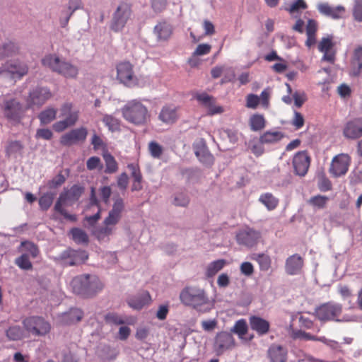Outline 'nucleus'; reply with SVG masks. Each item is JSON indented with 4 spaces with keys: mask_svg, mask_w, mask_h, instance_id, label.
Segmentation results:
<instances>
[{
    "mask_svg": "<svg viewBox=\"0 0 362 362\" xmlns=\"http://www.w3.org/2000/svg\"><path fill=\"white\" fill-rule=\"evenodd\" d=\"M125 209L124 199L120 197L113 198V204L108 212L107 216L104 219L103 226L98 228L94 234L100 241L108 240L109 237L115 230L116 225L120 221Z\"/></svg>",
    "mask_w": 362,
    "mask_h": 362,
    "instance_id": "1",
    "label": "nucleus"
},
{
    "mask_svg": "<svg viewBox=\"0 0 362 362\" xmlns=\"http://www.w3.org/2000/svg\"><path fill=\"white\" fill-rule=\"evenodd\" d=\"M180 299L184 305L192 307L199 312L207 313L213 308V303L204 290L200 288L185 287L180 292Z\"/></svg>",
    "mask_w": 362,
    "mask_h": 362,
    "instance_id": "2",
    "label": "nucleus"
},
{
    "mask_svg": "<svg viewBox=\"0 0 362 362\" xmlns=\"http://www.w3.org/2000/svg\"><path fill=\"white\" fill-rule=\"evenodd\" d=\"M120 111L124 120L136 126L145 125L150 120L151 115L147 107L139 99L127 101Z\"/></svg>",
    "mask_w": 362,
    "mask_h": 362,
    "instance_id": "3",
    "label": "nucleus"
},
{
    "mask_svg": "<svg viewBox=\"0 0 362 362\" xmlns=\"http://www.w3.org/2000/svg\"><path fill=\"white\" fill-rule=\"evenodd\" d=\"M71 286L74 293L85 298L92 297L103 288V284L95 275L83 274L74 277Z\"/></svg>",
    "mask_w": 362,
    "mask_h": 362,
    "instance_id": "4",
    "label": "nucleus"
},
{
    "mask_svg": "<svg viewBox=\"0 0 362 362\" xmlns=\"http://www.w3.org/2000/svg\"><path fill=\"white\" fill-rule=\"evenodd\" d=\"M84 187L79 185H74L70 189H64L59 195V197L54 205V210L62 215L64 218L72 222L76 221V215L69 214L62 205L66 202H74L78 200L84 192Z\"/></svg>",
    "mask_w": 362,
    "mask_h": 362,
    "instance_id": "5",
    "label": "nucleus"
},
{
    "mask_svg": "<svg viewBox=\"0 0 362 362\" xmlns=\"http://www.w3.org/2000/svg\"><path fill=\"white\" fill-rule=\"evenodd\" d=\"M42 63L45 66L49 68L52 71L58 73L65 78H74L78 75V68L65 61L61 60L55 54L46 55Z\"/></svg>",
    "mask_w": 362,
    "mask_h": 362,
    "instance_id": "6",
    "label": "nucleus"
},
{
    "mask_svg": "<svg viewBox=\"0 0 362 362\" xmlns=\"http://www.w3.org/2000/svg\"><path fill=\"white\" fill-rule=\"evenodd\" d=\"M60 117L64 119L56 122L52 128L56 132H62L70 127H73L79 118V110L74 109L71 103H64L60 107Z\"/></svg>",
    "mask_w": 362,
    "mask_h": 362,
    "instance_id": "7",
    "label": "nucleus"
},
{
    "mask_svg": "<svg viewBox=\"0 0 362 362\" xmlns=\"http://www.w3.org/2000/svg\"><path fill=\"white\" fill-rule=\"evenodd\" d=\"M343 311V306L341 303L329 301L319 305L315 310V315L321 322L342 321L339 317Z\"/></svg>",
    "mask_w": 362,
    "mask_h": 362,
    "instance_id": "8",
    "label": "nucleus"
},
{
    "mask_svg": "<svg viewBox=\"0 0 362 362\" xmlns=\"http://www.w3.org/2000/svg\"><path fill=\"white\" fill-rule=\"evenodd\" d=\"M132 14V5L125 1L120 2L112 14L110 29L116 33L122 30Z\"/></svg>",
    "mask_w": 362,
    "mask_h": 362,
    "instance_id": "9",
    "label": "nucleus"
},
{
    "mask_svg": "<svg viewBox=\"0 0 362 362\" xmlns=\"http://www.w3.org/2000/svg\"><path fill=\"white\" fill-rule=\"evenodd\" d=\"M24 328L29 335L44 337L49 333L51 325L42 317L33 316L24 320Z\"/></svg>",
    "mask_w": 362,
    "mask_h": 362,
    "instance_id": "10",
    "label": "nucleus"
},
{
    "mask_svg": "<svg viewBox=\"0 0 362 362\" xmlns=\"http://www.w3.org/2000/svg\"><path fill=\"white\" fill-rule=\"evenodd\" d=\"M117 78L124 85L132 87L137 85L138 78L134 71V66L129 62L124 61L116 66Z\"/></svg>",
    "mask_w": 362,
    "mask_h": 362,
    "instance_id": "11",
    "label": "nucleus"
},
{
    "mask_svg": "<svg viewBox=\"0 0 362 362\" xmlns=\"http://www.w3.org/2000/svg\"><path fill=\"white\" fill-rule=\"evenodd\" d=\"M235 345L232 334L228 332L217 333L214 339L213 348L216 355H222L226 351L232 349Z\"/></svg>",
    "mask_w": 362,
    "mask_h": 362,
    "instance_id": "12",
    "label": "nucleus"
},
{
    "mask_svg": "<svg viewBox=\"0 0 362 362\" xmlns=\"http://www.w3.org/2000/svg\"><path fill=\"white\" fill-rule=\"evenodd\" d=\"M350 163L351 158L348 154H338L332 158L329 171L332 176L335 177H340L346 173Z\"/></svg>",
    "mask_w": 362,
    "mask_h": 362,
    "instance_id": "13",
    "label": "nucleus"
},
{
    "mask_svg": "<svg viewBox=\"0 0 362 362\" xmlns=\"http://www.w3.org/2000/svg\"><path fill=\"white\" fill-rule=\"evenodd\" d=\"M88 136V130L84 127L73 129L60 137V144L64 146L83 143Z\"/></svg>",
    "mask_w": 362,
    "mask_h": 362,
    "instance_id": "14",
    "label": "nucleus"
},
{
    "mask_svg": "<svg viewBox=\"0 0 362 362\" xmlns=\"http://www.w3.org/2000/svg\"><path fill=\"white\" fill-rule=\"evenodd\" d=\"M261 238L259 231L246 227L240 230L236 234V241L238 245L252 247L257 244Z\"/></svg>",
    "mask_w": 362,
    "mask_h": 362,
    "instance_id": "15",
    "label": "nucleus"
},
{
    "mask_svg": "<svg viewBox=\"0 0 362 362\" xmlns=\"http://www.w3.org/2000/svg\"><path fill=\"white\" fill-rule=\"evenodd\" d=\"M310 157L305 151H298L293 158L292 164L296 175L304 177L309 169Z\"/></svg>",
    "mask_w": 362,
    "mask_h": 362,
    "instance_id": "16",
    "label": "nucleus"
},
{
    "mask_svg": "<svg viewBox=\"0 0 362 362\" xmlns=\"http://www.w3.org/2000/svg\"><path fill=\"white\" fill-rule=\"evenodd\" d=\"M194 98L197 100L199 105L208 110V115H214L223 112L221 106L216 105V99L206 93H197L194 95Z\"/></svg>",
    "mask_w": 362,
    "mask_h": 362,
    "instance_id": "17",
    "label": "nucleus"
},
{
    "mask_svg": "<svg viewBox=\"0 0 362 362\" xmlns=\"http://www.w3.org/2000/svg\"><path fill=\"white\" fill-rule=\"evenodd\" d=\"M52 97L51 91L47 88L37 87L29 94L28 104L29 107L41 106Z\"/></svg>",
    "mask_w": 362,
    "mask_h": 362,
    "instance_id": "18",
    "label": "nucleus"
},
{
    "mask_svg": "<svg viewBox=\"0 0 362 362\" xmlns=\"http://www.w3.org/2000/svg\"><path fill=\"white\" fill-rule=\"evenodd\" d=\"M332 37H323L318 44V49L323 53L322 60L333 64L336 59L337 51Z\"/></svg>",
    "mask_w": 362,
    "mask_h": 362,
    "instance_id": "19",
    "label": "nucleus"
},
{
    "mask_svg": "<svg viewBox=\"0 0 362 362\" xmlns=\"http://www.w3.org/2000/svg\"><path fill=\"white\" fill-rule=\"evenodd\" d=\"M21 103L16 100H7L4 103V115L12 124H18L21 121Z\"/></svg>",
    "mask_w": 362,
    "mask_h": 362,
    "instance_id": "20",
    "label": "nucleus"
},
{
    "mask_svg": "<svg viewBox=\"0 0 362 362\" xmlns=\"http://www.w3.org/2000/svg\"><path fill=\"white\" fill-rule=\"evenodd\" d=\"M343 135L349 139H357L362 136V117L347 122L343 129Z\"/></svg>",
    "mask_w": 362,
    "mask_h": 362,
    "instance_id": "21",
    "label": "nucleus"
},
{
    "mask_svg": "<svg viewBox=\"0 0 362 362\" xmlns=\"http://www.w3.org/2000/svg\"><path fill=\"white\" fill-rule=\"evenodd\" d=\"M288 349L277 344H272L267 350V357L270 362H287Z\"/></svg>",
    "mask_w": 362,
    "mask_h": 362,
    "instance_id": "22",
    "label": "nucleus"
},
{
    "mask_svg": "<svg viewBox=\"0 0 362 362\" xmlns=\"http://www.w3.org/2000/svg\"><path fill=\"white\" fill-rule=\"evenodd\" d=\"M178 107L173 104L164 105L158 115V119L166 124H172L179 118Z\"/></svg>",
    "mask_w": 362,
    "mask_h": 362,
    "instance_id": "23",
    "label": "nucleus"
},
{
    "mask_svg": "<svg viewBox=\"0 0 362 362\" xmlns=\"http://www.w3.org/2000/svg\"><path fill=\"white\" fill-rule=\"evenodd\" d=\"M362 73V45L357 46L353 51L350 61L349 75L358 76Z\"/></svg>",
    "mask_w": 362,
    "mask_h": 362,
    "instance_id": "24",
    "label": "nucleus"
},
{
    "mask_svg": "<svg viewBox=\"0 0 362 362\" xmlns=\"http://www.w3.org/2000/svg\"><path fill=\"white\" fill-rule=\"evenodd\" d=\"M83 317V312L78 308H71L59 316V322L62 325H71L80 322Z\"/></svg>",
    "mask_w": 362,
    "mask_h": 362,
    "instance_id": "25",
    "label": "nucleus"
},
{
    "mask_svg": "<svg viewBox=\"0 0 362 362\" xmlns=\"http://www.w3.org/2000/svg\"><path fill=\"white\" fill-rule=\"evenodd\" d=\"M317 8L321 14L333 19L341 18L345 13V8L342 6L332 7L327 3H320Z\"/></svg>",
    "mask_w": 362,
    "mask_h": 362,
    "instance_id": "26",
    "label": "nucleus"
},
{
    "mask_svg": "<svg viewBox=\"0 0 362 362\" xmlns=\"http://www.w3.org/2000/svg\"><path fill=\"white\" fill-rule=\"evenodd\" d=\"M62 258L67 259L66 264L73 266L84 262L88 259V255L85 250H68L62 254Z\"/></svg>",
    "mask_w": 362,
    "mask_h": 362,
    "instance_id": "27",
    "label": "nucleus"
},
{
    "mask_svg": "<svg viewBox=\"0 0 362 362\" xmlns=\"http://www.w3.org/2000/svg\"><path fill=\"white\" fill-rule=\"evenodd\" d=\"M303 266V259L298 254L290 256L286 260L285 269L288 274L296 275L300 273Z\"/></svg>",
    "mask_w": 362,
    "mask_h": 362,
    "instance_id": "28",
    "label": "nucleus"
},
{
    "mask_svg": "<svg viewBox=\"0 0 362 362\" xmlns=\"http://www.w3.org/2000/svg\"><path fill=\"white\" fill-rule=\"evenodd\" d=\"M250 328L255 331L258 335L262 336L267 334L269 331V322L256 315H252L249 318Z\"/></svg>",
    "mask_w": 362,
    "mask_h": 362,
    "instance_id": "29",
    "label": "nucleus"
},
{
    "mask_svg": "<svg viewBox=\"0 0 362 362\" xmlns=\"http://www.w3.org/2000/svg\"><path fill=\"white\" fill-rule=\"evenodd\" d=\"M96 207L97 212L93 215L86 217V220L90 225H94L100 218L101 214V206L100 202L97 197L95 188L92 187L90 188V202H89V208Z\"/></svg>",
    "mask_w": 362,
    "mask_h": 362,
    "instance_id": "30",
    "label": "nucleus"
},
{
    "mask_svg": "<svg viewBox=\"0 0 362 362\" xmlns=\"http://www.w3.org/2000/svg\"><path fill=\"white\" fill-rule=\"evenodd\" d=\"M151 296L148 291H143L141 293L132 296L127 300L129 307L134 310H141L144 306L150 303Z\"/></svg>",
    "mask_w": 362,
    "mask_h": 362,
    "instance_id": "31",
    "label": "nucleus"
},
{
    "mask_svg": "<svg viewBox=\"0 0 362 362\" xmlns=\"http://www.w3.org/2000/svg\"><path fill=\"white\" fill-rule=\"evenodd\" d=\"M40 253L36 245L29 241H24V270L32 268V264L28 258H35Z\"/></svg>",
    "mask_w": 362,
    "mask_h": 362,
    "instance_id": "32",
    "label": "nucleus"
},
{
    "mask_svg": "<svg viewBox=\"0 0 362 362\" xmlns=\"http://www.w3.org/2000/svg\"><path fill=\"white\" fill-rule=\"evenodd\" d=\"M173 32V26L165 21H160L154 27V33L158 40H168Z\"/></svg>",
    "mask_w": 362,
    "mask_h": 362,
    "instance_id": "33",
    "label": "nucleus"
},
{
    "mask_svg": "<svg viewBox=\"0 0 362 362\" xmlns=\"http://www.w3.org/2000/svg\"><path fill=\"white\" fill-rule=\"evenodd\" d=\"M317 29L318 24L315 20L309 19L307 21L305 27L307 40L305 41V45L309 48L316 43V33Z\"/></svg>",
    "mask_w": 362,
    "mask_h": 362,
    "instance_id": "34",
    "label": "nucleus"
},
{
    "mask_svg": "<svg viewBox=\"0 0 362 362\" xmlns=\"http://www.w3.org/2000/svg\"><path fill=\"white\" fill-rule=\"evenodd\" d=\"M259 202L263 204L268 211L274 210L279 205V200L271 192L262 194L259 197Z\"/></svg>",
    "mask_w": 362,
    "mask_h": 362,
    "instance_id": "35",
    "label": "nucleus"
},
{
    "mask_svg": "<svg viewBox=\"0 0 362 362\" xmlns=\"http://www.w3.org/2000/svg\"><path fill=\"white\" fill-rule=\"evenodd\" d=\"M284 134L278 131H267L259 136V142L262 144H272L281 141Z\"/></svg>",
    "mask_w": 362,
    "mask_h": 362,
    "instance_id": "36",
    "label": "nucleus"
},
{
    "mask_svg": "<svg viewBox=\"0 0 362 362\" xmlns=\"http://www.w3.org/2000/svg\"><path fill=\"white\" fill-rule=\"evenodd\" d=\"M249 124L252 131L258 132L265 127L266 120L263 115L254 114L250 117Z\"/></svg>",
    "mask_w": 362,
    "mask_h": 362,
    "instance_id": "37",
    "label": "nucleus"
},
{
    "mask_svg": "<svg viewBox=\"0 0 362 362\" xmlns=\"http://www.w3.org/2000/svg\"><path fill=\"white\" fill-rule=\"evenodd\" d=\"M226 261L223 259H217L211 262L206 267V276L209 278L214 276L226 265Z\"/></svg>",
    "mask_w": 362,
    "mask_h": 362,
    "instance_id": "38",
    "label": "nucleus"
},
{
    "mask_svg": "<svg viewBox=\"0 0 362 362\" xmlns=\"http://www.w3.org/2000/svg\"><path fill=\"white\" fill-rule=\"evenodd\" d=\"M104 124L112 132H118L120 130L121 121L111 115H105L102 119Z\"/></svg>",
    "mask_w": 362,
    "mask_h": 362,
    "instance_id": "39",
    "label": "nucleus"
},
{
    "mask_svg": "<svg viewBox=\"0 0 362 362\" xmlns=\"http://www.w3.org/2000/svg\"><path fill=\"white\" fill-rule=\"evenodd\" d=\"M103 156L105 163V173L108 174L116 173L118 170V163L114 156L110 153H105Z\"/></svg>",
    "mask_w": 362,
    "mask_h": 362,
    "instance_id": "40",
    "label": "nucleus"
},
{
    "mask_svg": "<svg viewBox=\"0 0 362 362\" xmlns=\"http://www.w3.org/2000/svg\"><path fill=\"white\" fill-rule=\"evenodd\" d=\"M57 110L54 108H47L45 110L41 112L38 118L42 124H48L56 119Z\"/></svg>",
    "mask_w": 362,
    "mask_h": 362,
    "instance_id": "41",
    "label": "nucleus"
},
{
    "mask_svg": "<svg viewBox=\"0 0 362 362\" xmlns=\"http://www.w3.org/2000/svg\"><path fill=\"white\" fill-rule=\"evenodd\" d=\"M255 257L253 259L257 262L261 271H268L271 267L272 260L269 255L264 253L255 255Z\"/></svg>",
    "mask_w": 362,
    "mask_h": 362,
    "instance_id": "42",
    "label": "nucleus"
},
{
    "mask_svg": "<svg viewBox=\"0 0 362 362\" xmlns=\"http://www.w3.org/2000/svg\"><path fill=\"white\" fill-rule=\"evenodd\" d=\"M248 331V327L245 320L241 319L235 323L231 332L236 334L239 338H243Z\"/></svg>",
    "mask_w": 362,
    "mask_h": 362,
    "instance_id": "43",
    "label": "nucleus"
},
{
    "mask_svg": "<svg viewBox=\"0 0 362 362\" xmlns=\"http://www.w3.org/2000/svg\"><path fill=\"white\" fill-rule=\"evenodd\" d=\"M329 198L324 195H316L310 198L308 203L313 207L324 209L326 207Z\"/></svg>",
    "mask_w": 362,
    "mask_h": 362,
    "instance_id": "44",
    "label": "nucleus"
},
{
    "mask_svg": "<svg viewBox=\"0 0 362 362\" xmlns=\"http://www.w3.org/2000/svg\"><path fill=\"white\" fill-rule=\"evenodd\" d=\"M148 150L151 157L156 159L160 158L163 153V146L155 141L148 143Z\"/></svg>",
    "mask_w": 362,
    "mask_h": 362,
    "instance_id": "45",
    "label": "nucleus"
},
{
    "mask_svg": "<svg viewBox=\"0 0 362 362\" xmlns=\"http://www.w3.org/2000/svg\"><path fill=\"white\" fill-rule=\"evenodd\" d=\"M71 233L72 235L73 240L76 243H88V235L85 231L83 230L75 228L71 229Z\"/></svg>",
    "mask_w": 362,
    "mask_h": 362,
    "instance_id": "46",
    "label": "nucleus"
},
{
    "mask_svg": "<svg viewBox=\"0 0 362 362\" xmlns=\"http://www.w3.org/2000/svg\"><path fill=\"white\" fill-rule=\"evenodd\" d=\"M308 8V4L304 0H296L292 2L288 7H286L285 9L290 14L293 15L294 13H298L301 10H305Z\"/></svg>",
    "mask_w": 362,
    "mask_h": 362,
    "instance_id": "47",
    "label": "nucleus"
},
{
    "mask_svg": "<svg viewBox=\"0 0 362 362\" xmlns=\"http://www.w3.org/2000/svg\"><path fill=\"white\" fill-rule=\"evenodd\" d=\"M293 339H304L306 340H311V341H320L323 343L327 342V339L325 337H317L316 336L312 335L309 333H307V332L301 331V330L295 332L293 333Z\"/></svg>",
    "mask_w": 362,
    "mask_h": 362,
    "instance_id": "48",
    "label": "nucleus"
},
{
    "mask_svg": "<svg viewBox=\"0 0 362 362\" xmlns=\"http://www.w3.org/2000/svg\"><path fill=\"white\" fill-rule=\"evenodd\" d=\"M195 154L199 160L204 164L211 165L214 163V156L204 148L196 151Z\"/></svg>",
    "mask_w": 362,
    "mask_h": 362,
    "instance_id": "49",
    "label": "nucleus"
},
{
    "mask_svg": "<svg viewBox=\"0 0 362 362\" xmlns=\"http://www.w3.org/2000/svg\"><path fill=\"white\" fill-rule=\"evenodd\" d=\"M8 74L21 75L20 69L13 64L7 63L0 69V75L6 76Z\"/></svg>",
    "mask_w": 362,
    "mask_h": 362,
    "instance_id": "50",
    "label": "nucleus"
},
{
    "mask_svg": "<svg viewBox=\"0 0 362 362\" xmlns=\"http://www.w3.org/2000/svg\"><path fill=\"white\" fill-rule=\"evenodd\" d=\"M54 197L52 194L47 193L40 197L39 205L42 210H47L52 204Z\"/></svg>",
    "mask_w": 362,
    "mask_h": 362,
    "instance_id": "51",
    "label": "nucleus"
},
{
    "mask_svg": "<svg viewBox=\"0 0 362 362\" xmlns=\"http://www.w3.org/2000/svg\"><path fill=\"white\" fill-rule=\"evenodd\" d=\"M105 320L107 323L114 325H123L126 322L123 317L114 313L107 314L105 317Z\"/></svg>",
    "mask_w": 362,
    "mask_h": 362,
    "instance_id": "52",
    "label": "nucleus"
},
{
    "mask_svg": "<svg viewBox=\"0 0 362 362\" xmlns=\"http://www.w3.org/2000/svg\"><path fill=\"white\" fill-rule=\"evenodd\" d=\"M86 167L88 170H93L95 169L101 170L103 166L99 157L92 156L87 160Z\"/></svg>",
    "mask_w": 362,
    "mask_h": 362,
    "instance_id": "53",
    "label": "nucleus"
},
{
    "mask_svg": "<svg viewBox=\"0 0 362 362\" xmlns=\"http://www.w3.org/2000/svg\"><path fill=\"white\" fill-rule=\"evenodd\" d=\"M98 196L102 202L108 204L112 194V189L109 186H103L98 190Z\"/></svg>",
    "mask_w": 362,
    "mask_h": 362,
    "instance_id": "54",
    "label": "nucleus"
},
{
    "mask_svg": "<svg viewBox=\"0 0 362 362\" xmlns=\"http://www.w3.org/2000/svg\"><path fill=\"white\" fill-rule=\"evenodd\" d=\"M260 102V98L255 94H248L246 97V107L248 108L256 109Z\"/></svg>",
    "mask_w": 362,
    "mask_h": 362,
    "instance_id": "55",
    "label": "nucleus"
},
{
    "mask_svg": "<svg viewBox=\"0 0 362 362\" xmlns=\"http://www.w3.org/2000/svg\"><path fill=\"white\" fill-rule=\"evenodd\" d=\"M353 16L356 21H362V0H354Z\"/></svg>",
    "mask_w": 362,
    "mask_h": 362,
    "instance_id": "56",
    "label": "nucleus"
},
{
    "mask_svg": "<svg viewBox=\"0 0 362 362\" xmlns=\"http://www.w3.org/2000/svg\"><path fill=\"white\" fill-rule=\"evenodd\" d=\"M211 45L209 44H199L194 52H193L194 56H202L209 54L211 52Z\"/></svg>",
    "mask_w": 362,
    "mask_h": 362,
    "instance_id": "57",
    "label": "nucleus"
},
{
    "mask_svg": "<svg viewBox=\"0 0 362 362\" xmlns=\"http://www.w3.org/2000/svg\"><path fill=\"white\" fill-rule=\"evenodd\" d=\"M22 334L21 329L18 327H13L8 329L6 332L8 338L11 340H18Z\"/></svg>",
    "mask_w": 362,
    "mask_h": 362,
    "instance_id": "58",
    "label": "nucleus"
},
{
    "mask_svg": "<svg viewBox=\"0 0 362 362\" xmlns=\"http://www.w3.org/2000/svg\"><path fill=\"white\" fill-rule=\"evenodd\" d=\"M129 184V177L126 173H121L117 179V187L122 189L125 190Z\"/></svg>",
    "mask_w": 362,
    "mask_h": 362,
    "instance_id": "59",
    "label": "nucleus"
},
{
    "mask_svg": "<svg viewBox=\"0 0 362 362\" xmlns=\"http://www.w3.org/2000/svg\"><path fill=\"white\" fill-rule=\"evenodd\" d=\"M240 270L243 274L250 276L254 273V267L252 263L245 262L240 264Z\"/></svg>",
    "mask_w": 362,
    "mask_h": 362,
    "instance_id": "60",
    "label": "nucleus"
},
{
    "mask_svg": "<svg viewBox=\"0 0 362 362\" xmlns=\"http://www.w3.org/2000/svg\"><path fill=\"white\" fill-rule=\"evenodd\" d=\"M304 117L301 113L298 112H294V117L292 120V124L296 127V129L302 128L304 125Z\"/></svg>",
    "mask_w": 362,
    "mask_h": 362,
    "instance_id": "61",
    "label": "nucleus"
},
{
    "mask_svg": "<svg viewBox=\"0 0 362 362\" xmlns=\"http://www.w3.org/2000/svg\"><path fill=\"white\" fill-rule=\"evenodd\" d=\"M318 188L321 192H327L332 189V182L325 177H322L318 182Z\"/></svg>",
    "mask_w": 362,
    "mask_h": 362,
    "instance_id": "62",
    "label": "nucleus"
},
{
    "mask_svg": "<svg viewBox=\"0 0 362 362\" xmlns=\"http://www.w3.org/2000/svg\"><path fill=\"white\" fill-rule=\"evenodd\" d=\"M167 5L166 0H152L151 7L156 13H160L165 9Z\"/></svg>",
    "mask_w": 362,
    "mask_h": 362,
    "instance_id": "63",
    "label": "nucleus"
},
{
    "mask_svg": "<svg viewBox=\"0 0 362 362\" xmlns=\"http://www.w3.org/2000/svg\"><path fill=\"white\" fill-rule=\"evenodd\" d=\"M83 8V3L81 0H69L68 9L69 14L72 15L76 10Z\"/></svg>",
    "mask_w": 362,
    "mask_h": 362,
    "instance_id": "64",
    "label": "nucleus"
}]
</instances>
